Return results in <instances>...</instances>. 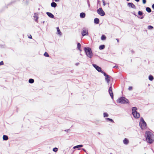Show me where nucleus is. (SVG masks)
Returning <instances> with one entry per match:
<instances>
[{"instance_id":"nucleus-1","label":"nucleus","mask_w":154,"mask_h":154,"mask_svg":"<svg viewBox=\"0 0 154 154\" xmlns=\"http://www.w3.org/2000/svg\"><path fill=\"white\" fill-rule=\"evenodd\" d=\"M145 136L147 142L149 143H152L154 141V136L153 134L149 131L145 132Z\"/></svg>"},{"instance_id":"nucleus-2","label":"nucleus","mask_w":154,"mask_h":154,"mask_svg":"<svg viewBox=\"0 0 154 154\" xmlns=\"http://www.w3.org/2000/svg\"><path fill=\"white\" fill-rule=\"evenodd\" d=\"M117 102L121 104H126L128 103L129 102L128 100L125 97H121L117 99Z\"/></svg>"},{"instance_id":"nucleus-3","label":"nucleus","mask_w":154,"mask_h":154,"mask_svg":"<svg viewBox=\"0 0 154 154\" xmlns=\"http://www.w3.org/2000/svg\"><path fill=\"white\" fill-rule=\"evenodd\" d=\"M84 51L87 56L91 58L93 56V53L91 49L89 47H85Z\"/></svg>"},{"instance_id":"nucleus-4","label":"nucleus","mask_w":154,"mask_h":154,"mask_svg":"<svg viewBox=\"0 0 154 154\" xmlns=\"http://www.w3.org/2000/svg\"><path fill=\"white\" fill-rule=\"evenodd\" d=\"M139 125L142 129H144L146 127V123L142 117L140 118Z\"/></svg>"},{"instance_id":"nucleus-5","label":"nucleus","mask_w":154,"mask_h":154,"mask_svg":"<svg viewBox=\"0 0 154 154\" xmlns=\"http://www.w3.org/2000/svg\"><path fill=\"white\" fill-rule=\"evenodd\" d=\"M102 74H103V75L105 77V79L106 81L107 82L108 84H109L111 77L110 75L107 74L104 72H103Z\"/></svg>"},{"instance_id":"nucleus-6","label":"nucleus","mask_w":154,"mask_h":154,"mask_svg":"<svg viewBox=\"0 0 154 154\" xmlns=\"http://www.w3.org/2000/svg\"><path fill=\"white\" fill-rule=\"evenodd\" d=\"M81 34L83 36L88 35V29L86 28H83Z\"/></svg>"},{"instance_id":"nucleus-7","label":"nucleus","mask_w":154,"mask_h":154,"mask_svg":"<svg viewBox=\"0 0 154 154\" xmlns=\"http://www.w3.org/2000/svg\"><path fill=\"white\" fill-rule=\"evenodd\" d=\"M97 12L98 14L102 16H103L105 15V13L103 11L102 8H100L97 9Z\"/></svg>"},{"instance_id":"nucleus-8","label":"nucleus","mask_w":154,"mask_h":154,"mask_svg":"<svg viewBox=\"0 0 154 154\" xmlns=\"http://www.w3.org/2000/svg\"><path fill=\"white\" fill-rule=\"evenodd\" d=\"M92 65L93 67L96 69L99 72H100L102 73L103 72H104L102 70L101 68L96 64H93Z\"/></svg>"},{"instance_id":"nucleus-9","label":"nucleus","mask_w":154,"mask_h":154,"mask_svg":"<svg viewBox=\"0 0 154 154\" xmlns=\"http://www.w3.org/2000/svg\"><path fill=\"white\" fill-rule=\"evenodd\" d=\"M109 93L112 99H113V94L112 90V87L111 85V86L109 88L108 90Z\"/></svg>"},{"instance_id":"nucleus-10","label":"nucleus","mask_w":154,"mask_h":154,"mask_svg":"<svg viewBox=\"0 0 154 154\" xmlns=\"http://www.w3.org/2000/svg\"><path fill=\"white\" fill-rule=\"evenodd\" d=\"M132 115H133L135 119L139 118L140 117V114L137 112L133 114Z\"/></svg>"},{"instance_id":"nucleus-11","label":"nucleus","mask_w":154,"mask_h":154,"mask_svg":"<svg viewBox=\"0 0 154 154\" xmlns=\"http://www.w3.org/2000/svg\"><path fill=\"white\" fill-rule=\"evenodd\" d=\"M128 6L131 8L136 9V6L132 2H129L128 3Z\"/></svg>"},{"instance_id":"nucleus-12","label":"nucleus","mask_w":154,"mask_h":154,"mask_svg":"<svg viewBox=\"0 0 154 154\" xmlns=\"http://www.w3.org/2000/svg\"><path fill=\"white\" fill-rule=\"evenodd\" d=\"M46 14L49 17L51 18H54V15L51 13L49 12H47Z\"/></svg>"},{"instance_id":"nucleus-13","label":"nucleus","mask_w":154,"mask_h":154,"mask_svg":"<svg viewBox=\"0 0 154 154\" xmlns=\"http://www.w3.org/2000/svg\"><path fill=\"white\" fill-rule=\"evenodd\" d=\"M137 108L136 107H134L132 108V114L137 112Z\"/></svg>"},{"instance_id":"nucleus-14","label":"nucleus","mask_w":154,"mask_h":154,"mask_svg":"<svg viewBox=\"0 0 154 154\" xmlns=\"http://www.w3.org/2000/svg\"><path fill=\"white\" fill-rule=\"evenodd\" d=\"M83 145L81 144L79 145H78L76 146H75L73 147V149H76V148H78V149L79 150L80 149H79V148L82 147L83 146Z\"/></svg>"},{"instance_id":"nucleus-15","label":"nucleus","mask_w":154,"mask_h":154,"mask_svg":"<svg viewBox=\"0 0 154 154\" xmlns=\"http://www.w3.org/2000/svg\"><path fill=\"white\" fill-rule=\"evenodd\" d=\"M123 142L125 144L127 145L129 143V140L127 138H125L123 140Z\"/></svg>"},{"instance_id":"nucleus-16","label":"nucleus","mask_w":154,"mask_h":154,"mask_svg":"<svg viewBox=\"0 0 154 154\" xmlns=\"http://www.w3.org/2000/svg\"><path fill=\"white\" fill-rule=\"evenodd\" d=\"M34 17L35 18V21H36V22H38V17L37 16V14L35 13L34 14Z\"/></svg>"},{"instance_id":"nucleus-17","label":"nucleus","mask_w":154,"mask_h":154,"mask_svg":"<svg viewBox=\"0 0 154 154\" xmlns=\"http://www.w3.org/2000/svg\"><path fill=\"white\" fill-rule=\"evenodd\" d=\"M85 13L82 12L80 14V17L81 18H84L85 17Z\"/></svg>"},{"instance_id":"nucleus-18","label":"nucleus","mask_w":154,"mask_h":154,"mask_svg":"<svg viewBox=\"0 0 154 154\" xmlns=\"http://www.w3.org/2000/svg\"><path fill=\"white\" fill-rule=\"evenodd\" d=\"M94 21V23L96 24H98L99 23V20L98 18H95Z\"/></svg>"},{"instance_id":"nucleus-19","label":"nucleus","mask_w":154,"mask_h":154,"mask_svg":"<svg viewBox=\"0 0 154 154\" xmlns=\"http://www.w3.org/2000/svg\"><path fill=\"white\" fill-rule=\"evenodd\" d=\"M51 6L52 7H54V8H56L57 6V4L55 2H52L51 3Z\"/></svg>"},{"instance_id":"nucleus-20","label":"nucleus","mask_w":154,"mask_h":154,"mask_svg":"<svg viewBox=\"0 0 154 154\" xmlns=\"http://www.w3.org/2000/svg\"><path fill=\"white\" fill-rule=\"evenodd\" d=\"M3 139L4 140H7L8 139V136L4 135L3 136Z\"/></svg>"},{"instance_id":"nucleus-21","label":"nucleus","mask_w":154,"mask_h":154,"mask_svg":"<svg viewBox=\"0 0 154 154\" xmlns=\"http://www.w3.org/2000/svg\"><path fill=\"white\" fill-rule=\"evenodd\" d=\"M105 120L107 121H109L112 122L114 123V121L111 119L106 118H105Z\"/></svg>"},{"instance_id":"nucleus-22","label":"nucleus","mask_w":154,"mask_h":154,"mask_svg":"<svg viewBox=\"0 0 154 154\" xmlns=\"http://www.w3.org/2000/svg\"><path fill=\"white\" fill-rule=\"evenodd\" d=\"M81 44L79 43H78L77 44V48L80 51H81Z\"/></svg>"},{"instance_id":"nucleus-23","label":"nucleus","mask_w":154,"mask_h":154,"mask_svg":"<svg viewBox=\"0 0 154 154\" xmlns=\"http://www.w3.org/2000/svg\"><path fill=\"white\" fill-rule=\"evenodd\" d=\"M149 79L151 81H152L154 79V77L153 76L151 75H150L148 77Z\"/></svg>"},{"instance_id":"nucleus-24","label":"nucleus","mask_w":154,"mask_h":154,"mask_svg":"<svg viewBox=\"0 0 154 154\" xmlns=\"http://www.w3.org/2000/svg\"><path fill=\"white\" fill-rule=\"evenodd\" d=\"M105 47V45H100L99 47V49L100 50L103 49Z\"/></svg>"},{"instance_id":"nucleus-25","label":"nucleus","mask_w":154,"mask_h":154,"mask_svg":"<svg viewBox=\"0 0 154 154\" xmlns=\"http://www.w3.org/2000/svg\"><path fill=\"white\" fill-rule=\"evenodd\" d=\"M101 40H105L106 39V37L104 35H102L101 37Z\"/></svg>"},{"instance_id":"nucleus-26","label":"nucleus","mask_w":154,"mask_h":154,"mask_svg":"<svg viewBox=\"0 0 154 154\" xmlns=\"http://www.w3.org/2000/svg\"><path fill=\"white\" fill-rule=\"evenodd\" d=\"M146 10L148 13H150L151 12V8L148 7H147L146 8Z\"/></svg>"},{"instance_id":"nucleus-27","label":"nucleus","mask_w":154,"mask_h":154,"mask_svg":"<svg viewBox=\"0 0 154 154\" xmlns=\"http://www.w3.org/2000/svg\"><path fill=\"white\" fill-rule=\"evenodd\" d=\"M34 80L33 79H30L29 80V82L31 84H32L34 82Z\"/></svg>"},{"instance_id":"nucleus-28","label":"nucleus","mask_w":154,"mask_h":154,"mask_svg":"<svg viewBox=\"0 0 154 154\" xmlns=\"http://www.w3.org/2000/svg\"><path fill=\"white\" fill-rule=\"evenodd\" d=\"M143 13L141 11H139L138 12V14L139 16H143Z\"/></svg>"},{"instance_id":"nucleus-29","label":"nucleus","mask_w":154,"mask_h":154,"mask_svg":"<svg viewBox=\"0 0 154 154\" xmlns=\"http://www.w3.org/2000/svg\"><path fill=\"white\" fill-rule=\"evenodd\" d=\"M104 117H107L109 116V115L106 112H104L103 114Z\"/></svg>"},{"instance_id":"nucleus-30","label":"nucleus","mask_w":154,"mask_h":154,"mask_svg":"<svg viewBox=\"0 0 154 154\" xmlns=\"http://www.w3.org/2000/svg\"><path fill=\"white\" fill-rule=\"evenodd\" d=\"M44 56H45V57H49V55L48 54V53H47L46 52H45L44 54Z\"/></svg>"},{"instance_id":"nucleus-31","label":"nucleus","mask_w":154,"mask_h":154,"mask_svg":"<svg viewBox=\"0 0 154 154\" xmlns=\"http://www.w3.org/2000/svg\"><path fill=\"white\" fill-rule=\"evenodd\" d=\"M57 32L58 34H59L60 35H61V32L60 31L59 27H57Z\"/></svg>"},{"instance_id":"nucleus-32","label":"nucleus","mask_w":154,"mask_h":154,"mask_svg":"<svg viewBox=\"0 0 154 154\" xmlns=\"http://www.w3.org/2000/svg\"><path fill=\"white\" fill-rule=\"evenodd\" d=\"M58 150V149L57 148V147H55L53 149V151L54 152H56Z\"/></svg>"},{"instance_id":"nucleus-33","label":"nucleus","mask_w":154,"mask_h":154,"mask_svg":"<svg viewBox=\"0 0 154 154\" xmlns=\"http://www.w3.org/2000/svg\"><path fill=\"white\" fill-rule=\"evenodd\" d=\"M153 27L149 25L148 26V29H153Z\"/></svg>"},{"instance_id":"nucleus-34","label":"nucleus","mask_w":154,"mask_h":154,"mask_svg":"<svg viewBox=\"0 0 154 154\" xmlns=\"http://www.w3.org/2000/svg\"><path fill=\"white\" fill-rule=\"evenodd\" d=\"M144 15H143V16H141L140 17H139L138 16H137V17L138 18H140L141 19H142L144 18Z\"/></svg>"},{"instance_id":"nucleus-35","label":"nucleus","mask_w":154,"mask_h":154,"mask_svg":"<svg viewBox=\"0 0 154 154\" xmlns=\"http://www.w3.org/2000/svg\"><path fill=\"white\" fill-rule=\"evenodd\" d=\"M87 3H88V4L89 7H90V4L89 3V0H87Z\"/></svg>"},{"instance_id":"nucleus-36","label":"nucleus","mask_w":154,"mask_h":154,"mask_svg":"<svg viewBox=\"0 0 154 154\" xmlns=\"http://www.w3.org/2000/svg\"><path fill=\"white\" fill-rule=\"evenodd\" d=\"M132 86H129L128 88V90L130 91H131L132 89Z\"/></svg>"},{"instance_id":"nucleus-37","label":"nucleus","mask_w":154,"mask_h":154,"mask_svg":"<svg viewBox=\"0 0 154 154\" xmlns=\"http://www.w3.org/2000/svg\"><path fill=\"white\" fill-rule=\"evenodd\" d=\"M146 0H142V2L143 4H146Z\"/></svg>"},{"instance_id":"nucleus-38","label":"nucleus","mask_w":154,"mask_h":154,"mask_svg":"<svg viewBox=\"0 0 154 154\" xmlns=\"http://www.w3.org/2000/svg\"><path fill=\"white\" fill-rule=\"evenodd\" d=\"M4 64V62L3 61H1L0 62V66Z\"/></svg>"},{"instance_id":"nucleus-39","label":"nucleus","mask_w":154,"mask_h":154,"mask_svg":"<svg viewBox=\"0 0 154 154\" xmlns=\"http://www.w3.org/2000/svg\"><path fill=\"white\" fill-rule=\"evenodd\" d=\"M102 2L103 3V5L104 6H105L106 5V3H105V1L104 0H103L102 1Z\"/></svg>"},{"instance_id":"nucleus-40","label":"nucleus","mask_w":154,"mask_h":154,"mask_svg":"<svg viewBox=\"0 0 154 154\" xmlns=\"http://www.w3.org/2000/svg\"><path fill=\"white\" fill-rule=\"evenodd\" d=\"M70 129H67V130H64V131L66 132H68L69 131H70Z\"/></svg>"},{"instance_id":"nucleus-41","label":"nucleus","mask_w":154,"mask_h":154,"mask_svg":"<svg viewBox=\"0 0 154 154\" xmlns=\"http://www.w3.org/2000/svg\"><path fill=\"white\" fill-rule=\"evenodd\" d=\"M82 149L87 154H88L87 152H86V150H85V149H83V148H82Z\"/></svg>"},{"instance_id":"nucleus-42","label":"nucleus","mask_w":154,"mask_h":154,"mask_svg":"<svg viewBox=\"0 0 154 154\" xmlns=\"http://www.w3.org/2000/svg\"><path fill=\"white\" fill-rule=\"evenodd\" d=\"M152 7L154 10V4L152 5Z\"/></svg>"},{"instance_id":"nucleus-43","label":"nucleus","mask_w":154,"mask_h":154,"mask_svg":"<svg viewBox=\"0 0 154 154\" xmlns=\"http://www.w3.org/2000/svg\"><path fill=\"white\" fill-rule=\"evenodd\" d=\"M28 38H29L31 39L32 38V36L31 35H30L29 36H28Z\"/></svg>"},{"instance_id":"nucleus-44","label":"nucleus","mask_w":154,"mask_h":154,"mask_svg":"<svg viewBox=\"0 0 154 154\" xmlns=\"http://www.w3.org/2000/svg\"><path fill=\"white\" fill-rule=\"evenodd\" d=\"M132 13L134 14L135 16H137V15L134 12L133 13Z\"/></svg>"},{"instance_id":"nucleus-45","label":"nucleus","mask_w":154,"mask_h":154,"mask_svg":"<svg viewBox=\"0 0 154 154\" xmlns=\"http://www.w3.org/2000/svg\"><path fill=\"white\" fill-rule=\"evenodd\" d=\"M54 1L56 2H58L60 1V0H54Z\"/></svg>"},{"instance_id":"nucleus-46","label":"nucleus","mask_w":154,"mask_h":154,"mask_svg":"<svg viewBox=\"0 0 154 154\" xmlns=\"http://www.w3.org/2000/svg\"><path fill=\"white\" fill-rule=\"evenodd\" d=\"M116 40L118 42H119V40L118 38H116Z\"/></svg>"},{"instance_id":"nucleus-47","label":"nucleus","mask_w":154,"mask_h":154,"mask_svg":"<svg viewBox=\"0 0 154 154\" xmlns=\"http://www.w3.org/2000/svg\"><path fill=\"white\" fill-rule=\"evenodd\" d=\"M79 63H75V64L77 66L78 65H79Z\"/></svg>"},{"instance_id":"nucleus-48","label":"nucleus","mask_w":154,"mask_h":154,"mask_svg":"<svg viewBox=\"0 0 154 154\" xmlns=\"http://www.w3.org/2000/svg\"><path fill=\"white\" fill-rule=\"evenodd\" d=\"M116 68H118V66H114L113 67V68H116Z\"/></svg>"},{"instance_id":"nucleus-49","label":"nucleus","mask_w":154,"mask_h":154,"mask_svg":"<svg viewBox=\"0 0 154 154\" xmlns=\"http://www.w3.org/2000/svg\"><path fill=\"white\" fill-rule=\"evenodd\" d=\"M134 0L137 2H139V1H140V0Z\"/></svg>"},{"instance_id":"nucleus-50","label":"nucleus","mask_w":154,"mask_h":154,"mask_svg":"<svg viewBox=\"0 0 154 154\" xmlns=\"http://www.w3.org/2000/svg\"><path fill=\"white\" fill-rule=\"evenodd\" d=\"M131 51L132 53H133L134 52V51L133 50H131Z\"/></svg>"},{"instance_id":"nucleus-51","label":"nucleus","mask_w":154,"mask_h":154,"mask_svg":"<svg viewBox=\"0 0 154 154\" xmlns=\"http://www.w3.org/2000/svg\"><path fill=\"white\" fill-rule=\"evenodd\" d=\"M98 134H100V132H98Z\"/></svg>"},{"instance_id":"nucleus-52","label":"nucleus","mask_w":154,"mask_h":154,"mask_svg":"<svg viewBox=\"0 0 154 154\" xmlns=\"http://www.w3.org/2000/svg\"><path fill=\"white\" fill-rule=\"evenodd\" d=\"M43 23H45V21H43Z\"/></svg>"},{"instance_id":"nucleus-53","label":"nucleus","mask_w":154,"mask_h":154,"mask_svg":"<svg viewBox=\"0 0 154 154\" xmlns=\"http://www.w3.org/2000/svg\"><path fill=\"white\" fill-rule=\"evenodd\" d=\"M127 1H129L130 0H126Z\"/></svg>"}]
</instances>
